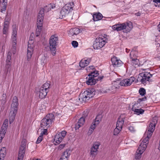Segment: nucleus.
Instances as JSON below:
<instances>
[{
  "mask_svg": "<svg viewBox=\"0 0 160 160\" xmlns=\"http://www.w3.org/2000/svg\"><path fill=\"white\" fill-rule=\"evenodd\" d=\"M156 45H157V47H160V44L159 43H156Z\"/></svg>",
  "mask_w": 160,
  "mask_h": 160,
  "instance_id": "59",
  "label": "nucleus"
},
{
  "mask_svg": "<svg viewBox=\"0 0 160 160\" xmlns=\"http://www.w3.org/2000/svg\"><path fill=\"white\" fill-rule=\"evenodd\" d=\"M8 125V120L6 119L4 122L0 131V143L4 137Z\"/></svg>",
  "mask_w": 160,
  "mask_h": 160,
  "instance_id": "11",
  "label": "nucleus"
},
{
  "mask_svg": "<svg viewBox=\"0 0 160 160\" xmlns=\"http://www.w3.org/2000/svg\"><path fill=\"white\" fill-rule=\"evenodd\" d=\"M55 6V4L52 3L44 6L43 8H41V28L42 26L41 20L43 21L45 13L48 12L52 9L54 8ZM46 36V32L45 31L43 32L41 30V41L43 44H45L47 41Z\"/></svg>",
  "mask_w": 160,
  "mask_h": 160,
  "instance_id": "1",
  "label": "nucleus"
},
{
  "mask_svg": "<svg viewBox=\"0 0 160 160\" xmlns=\"http://www.w3.org/2000/svg\"><path fill=\"white\" fill-rule=\"evenodd\" d=\"M50 86L48 82H47L45 83L42 86L41 88L48 90Z\"/></svg>",
  "mask_w": 160,
  "mask_h": 160,
  "instance_id": "46",
  "label": "nucleus"
},
{
  "mask_svg": "<svg viewBox=\"0 0 160 160\" xmlns=\"http://www.w3.org/2000/svg\"><path fill=\"white\" fill-rule=\"evenodd\" d=\"M100 145V142H95L93 143L91 148L98 150Z\"/></svg>",
  "mask_w": 160,
  "mask_h": 160,
  "instance_id": "39",
  "label": "nucleus"
},
{
  "mask_svg": "<svg viewBox=\"0 0 160 160\" xmlns=\"http://www.w3.org/2000/svg\"><path fill=\"white\" fill-rule=\"evenodd\" d=\"M24 154L18 153V160H23Z\"/></svg>",
  "mask_w": 160,
  "mask_h": 160,
  "instance_id": "47",
  "label": "nucleus"
},
{
  "mask_svg": "<svg viewBox=\"0 0 160 160\" xmlns=\"http://www.w3.org/2000/svg\"><path fill=\"white\" fill-rule=\"evenodd\" d=\"M73 6L74 3L72 2L65 4L61 11L60 15L61 16V18H64L68 16L71 10H72Z\"/></svg>",
  "mask_w": 160,
  "mask_h": 160,
  "instance_id": "8",
  "label": "nucleus"
},
{
  "mask_svg": "<svg viewBox=\"0 0 160 160\" xmlns=\"http://www.w3.org/2000/svg\"><path fill=\"white\" fill-rule=\"evenodd\" d=\"M9 22L8 21H5L4 22L3 28V33L6 34L8 31Z\"/></svg>",
  "mask_w": 160,
  "mask_h": 160,
  "instance_id": "32",
  "label": "nucleus"
},
{
  "mask_svg": "<svg viewBox=\"0 0 160 160\" xmlns=\"http://www.w3.org/2000/svg\"><path fill=\"white\" fill-rule=\"evenodd\" d=\"M147 136L142 141V142L141 143L139 147L142 148H144V147H145V149H146V148L147 147V144H148V140L151 137V135L150 134H148L147 133Z\"/></svg>",
  "mask_w": 160,
  "mask_h": 160,
  "instance_id": "16",
  "label": "nucleus"
},
{
  "mask_svg": "<svg viewBox=\"0 0 160 160\" xmlns=\"http://www.w3.org/2000/svg\"><path fill=\"white\" fill-rule=\"evenodd\" d=\"M125 118V116L124 114H121L118 118L116 127L122 129Z\"/></svg>",
  "mask_w": 160,
  "mask_h": 160,
  "instance_id": "14",
  "label": "nucleus"
},
{
  "mask_svg": "<svg viewBox=\"0 0 160 160\" xmlns=\"http://www.w3.org/2000/svg\"><path fill=\"white\" fill-rule=\"evenodd\" d=\"M26 145V140L23 139L21 142V145L19 151V153L25 154Z\"/></svg>",
  "mask_w": 160,
  "mask_h": 160,
  "instance_id": "17",
  "label": "nucleus"
},
{
  "mask_svg": "<svg viewBox=\"0 0 160 160\" xmlns=\"http://www.w3.org/2000/svg\"><path fill=\"white\" fill-rule=\"evenodd\" d=\"M128 129L131 131H134V128L132 126H130L128 127Z\"/></svg>",
  "mask_w": 160,
  "mask_h": 160,
  "instance_id": "52",
  "label": "nucleus"
},
{
  "mask_svg": "<svg viewBox=\"0 0 160 160\" xmlns=\"http://www.w3.org/2000/svg\"><path fill=\"white\" fill-rule=\"evenodd\" d=\"M93 68H94V67L93 66H89L88 67H87L86 69V70H88V69H89V68L90 69H92Z\"/></svg>",
  "mask_w": 160,
  "mask_h": 160,
  "instance_id": "55",
  "label": "nucleus"
},
{
  "mask_svg": "<svg viewBox=\"0 0 160 160\" xmlns=\"http://www.w3.org/2000/svg\"><path fill=\"white\" fill-rule=\"evenodd\" d=\"M11 52H9L7 55L6 63V67L8 69L9 68L11 65Z\"/></svg>",
  "mask_w": 160,
  "mask_h": 160,
  "instance_id": "24",
  "label": "nucleus"
},
{
  "mask_svg": "<svg viewBox=\"0 0 160 160\" xmlns=\"http://www.w3.org/2000/svg\"><path fill=\"white\" fill-rule=\"evenodd\" d=\"M32 160H40V159H33Z\"/></svg>",
  "mask_w": 160,
  "mask_h": 160,
  "instance_id": "61",
  "label": "nucleus"
},
{
  "mask_svg": "<svg viewBox=\"0 0 160 160\" xmlns=\"http://www.w3.org/2000/svg\"><path fill=\"white\" fill-rule=\"evenodd\" d=\"M95 95V92L94 89H89L80 94L79 100L81 102H87L90 98Z\"/></svg>",
  "mask_w": 160,
  "mask_h": 160,
  "instance_id": "4",
  "label": "nucleus"
},
{
  "mask_svg": "<svg viewBox=\"0 0 160 160\" xmlns=\"http://www.w3.org/2000/svg\"><path fill=\"white\" fill-rule=\"evenodd\" d=\"M132 28V23L131 22L122 23H118L113 25L112 27V28L114 30L119 31L125 29V32H129Z\"/></svg>",
  "mask_w": 160,
  "mask_h": 160,
  "instance_id": "3",
  "label": "nucleus"
},
{
  "mask_svg": "<svg viewBox=\"0 0 160 160\" xmlns=\"http://www.w3.org/2000/svg\"><path fill=\"white\" fill-rule=\"evenodd\" d=\"M96 127V126L94 125L93 124H92L90 126V129L89 130L88 134L89 135L91 134Z\"/></svg>",
  "mask_w": 160,
  "mask_h": 160,
  "instance_id": "43",
  "label": "nucleus"
},
{
  "mask_svg": "<svg viewBox=\"0 0 160 160\" xmlns=\"http://www.w3.org/2000/svg\"><path fill=\"white\" fill-rule=\"evenodd\" d=\"M85 119L82 117L78 120V122L75 124V128L76 130L78 129L81 127L82 126L84 123Z\"/></svg>",
  "mask_w": 160,
  "mask_h": 160,
  "instance_id": "23",
  "label": "nucleus"
},
{
  "mask_svg": "<svg viewBox=\"0 0 160 160\" xmlns=\"http://www.w3.org/2000/svg\"><path fill=\"white\" fill-rule=\"evenodd\" d=\"M58 41V37L56 35L51 36L49 40V48L53 56L56 54V48Z\"/></svg>",
  "mask_w": 160,
  "mask_h": 160,
  "instance_id": "6",
  "label": "nucleus"
},
{
  "mask_svg": "<svg viewBox=\"0 0 160 160\" xmlns=\"http://www.w3.org/2000/svg\"><path fill=\"white\" fill-rule=\"evenodd\" d=\"M135 15L136 16H140V15H141V13H140L139 12H137V13H136L135 14Z\"/></svg>",
  "mask_w": 160,
  "mask_h": 160,
  "instance_id": "58",
  "label": "nucleus"
},
{
  "mask_svg": "<svg viewBox=\"0 0 160 160\" xmlns=\"http://www.w3.org/2000/svg\"><path fill=\"white\" fill-rule=\"evenodd\" d=\"M139 92L141 95L144 96L146 94V90L143 88H140L139 90Z\"/></svg>",
  "mask_w": 160,
  "mask_h": 160,
  "instance_id": "42",
  "label": "nucleus"
},
{
  "mask_svg": "<svg viewBox=\"0 0 160 160\" xmlns=\"http://www.w3.org/2000/svg\"><path fill=\"white\" fill-rule=\"evenodd\" d=\"M107 36L105 34L100 35L98 37L96 38L95 40H96L97 42H100V43H102V45L103 44V46H104L108 40V39L106 38Z\"/></svg>",
  "mask_w": 160,
  "mask_h": 160,
  "instance_id": "15",
  "label": "nucleus"
},
{
  "mask_svg": "<svg viewBox=\"0 0 160 160\" xmlns=\"http://www.w3.org/2000/svg\"><path fill=\"white\" fill-rule=\"evenodd\" d=\"M98 150L91 148L90 151V155L95 157L97 154Z\"/></svg>",
  "mask_w": 160,
  "mask_h": 160,
  "instance_id": "36",
  "label": "nucleus"
},
{
  "mask_svg": "<svg viewBox=\"0 0 160 160\" xmlns=\"http://www.w3.org/2000/svg\"><path fill=\"white\" fill-rule=\"evenodd\" d=\"M72 46L74 48H76L78 46V42L75 41H73L72 42Z\"/></svg>",
  "mask_w": 160,
  "mask_h": 160,
  "instance_id": "49",
  "label": "nucleus"
},
{
  "mask_svg": "<svg viewBox=\"0 0 160 160\" xmlns=\"http://www.w3.org/2000/svg\"><path fill=\"white\" fill-rule=\"evenodd\" d=\"M132 63L135 67H136L139 66V60L137 58L132 60Z\"/></svg>",
  "mask_w": 160,
  "mask_h": 160,
  "instance_id": "37",
  "label": "nucleus"
},
{
  "mask_svg": "<svg viewBox=\"0 0 160 160\" xmlns=\"http://www.w3.org/2000/svg\"><path fill=\"white\" fill-rule=\"evenodd\" d=\"M93 20L95 21H97L101 20L103 17L102 15L100 12H96L93 15Z\"/></svg>",
  "mask_w": 160,
  "mask_h": 160,
  "instance_id": "27",
  "label": "nucleus"
},
{
  "mask_svg": "<svg viewBox=\"0 0 160 160\" xmlns=\"http://www.w3.org/2000/svg\"><path fill=\"white\" fill-rule=\"evenodd\" d=\"M80 32V29L77 28H75L69 30L68 34L70 36L76 35Z\"/></svg>",
  "mask_w": 160,
  "mask_h": 160,
  "instance_id": "26",
  "label": "nucleus"
},
{
  "mask_svg": "<svg viewBox=\"0 0 160 160\" xmlns=\"http://www.w3.org/2000/svg\"><path fill=\"white\" fill-rule=\"evenodd\" d=\"M67 132L62 131L58 134H56L54 137L53 143L55 145L58 144L62 142L66 135Z\"/></svg>",
  "mask_w": 160,
  "mask_h": 160,
  "instance_id": "10",
  "label": "nucleus"
},
{
  "mask_svg": "<svg viewBox=\"0 0 160 160\" xmlns=\"http://www.w3.org/2000/svg\"><path fill=\"white\" fill-rule=\"evenodd\" d=\"M55 117L53 114L49 113L47 114L41 120V127H42L43 126L50 127Z\"/></svg>",
  "mask_w": 160,
  "mask_h": 160,
  "instance_id": "7",
  "label": "nucleus"
},
{
  "mask_svg": "<svg viewBox=\"0 0 160 160\" xmlns=\"http://www.w3.org/2000/svg\"><path fill=\"white\" fill-rule=\"evenodd\" d=\"M48 129H44L41 132V142L43 139L42 136L43 135H47L48 134Z\"/></svg>",
  "mask_w": 160,
  "mask_h": 160,
  "instance_id": "38",
  "label": "nucleus"
},
{
  "mask_svg": "<svg viewBox=\"0 0 160 160\" xmlns=\"http://www.w3.org/2000/svg\"><path fill=\"white\" fill-rule=\"evenodd\" d=\"M38 133V131H37V133Z\"/></svg>",
  "mask_w": 160,
  "mask_h": 160,
  "instance_id": "64",
  "label": "nucleus"
},
{
  "mask_svg": "<svg viewBox=\"0 0 160 160\" xmlns=\"http://www.w3.org/2000/svg\"><path fill=\"white\" fill-rule=\"evenodd\" d=\"M135 79V78L134 77H131L129 79H126L122 80L119 83V84L122 86H128L132 84Z\"/></svg>",
  "mask_w": 160,
  "mask_h": 160,
  "instance_id": "13",
  "label": "nucleus"
},
{
  "mask_svg": "<svg viewBox=\"0 0 160 160\" xmlns=\"http://www.w3.org/2000/svg\"><path fill=\"white\" fill-rule=\"evenodd\" d=\"M147 98L145 96H144V98H139L138 100L137 101V103L138 104V103H139L142 101H145L146 100Z\"/></svg>",
  "mask_w": 160,
  "mask_h": 160,
  "instance_id": "48",
  "label": "nucleus"
},
{
  "mask_svg": "<svg viewBox=\"0 0 160 160\" xmlns=\"http://www.w3.org/2000/svg\"><path fill=\"white\" fill-rule=\"evenodd\" d=\"M103 76L98 77V78L97 79V80H98V81L101 80L103 79Z\"/></svg>",
  "mask_w": 160,
  "mask_h": 160,
  "instance_id": "54",
  "label": "nucleus"
},
{
  "mask_svg": "<svg viewBox=\"0 0 160 160\" xmlns=\"http://www.w3.org/2000/svg\"><path fill=\"white\" fill-rule=\"evenodd\" d=\"M137 52L134 51H132L130 54V59L132 60H134L137 58Z\"/></svg>",
  "mask_w": 160,
  "mask_h": 160,
  "instance_id": "35",
  "label": "nucleus"
},
{
  "mask_svg": "<svg viewBox=\"0 0 160 160\" xmlns=\"http://www.w3.org/2000/svg\"><path fill=\"white\" fill-rule=\"evenodd\" d=\"M89 74L94 78L98 76L99 75V74L98 71H94L91 72Z\"/></svg>",
  "mask_w": 160,
  "mask_h": 160,
  "instance_id": "41",
  "label": "nucleus"
},
{
  "mask_svg": "<svg viewBox=\"0 0 160 160\" xmlns=\"http://www.w3.org/2000/svg\"><path fill=\"white\" fill-rule=\"evenodd\" d=\"M59 160H68V159L64 156H61Z\"/></svg>",
  "mask_w": 160,
  "mask_h": 160,
  "instance_id": "51",
  "label": "nucleus"
},
{
  "mask_svg": "<svg viewBox=\"0 0 160 160\" xmlns=\"http://www.w3.org/2000/svg\"><path fill=\"white\" fill-rule=\"evenodd\" d=\"M69 150H66L64 152L63 155H62V156H64L66 158H67L68 159L70 155V153H69Z\"/></svg>",
  "mask_w": 160,
  "mask_h": 160,
  "instance_id": "40",
  "label": "nucleus"
},
{
  "mask_svg": "<svg viewBox=\"0 0 160 160\" xmlns=\"http://www.w3.org/2000/svg\"><path fill=\"white\" fill-rule=\"evenodd\" d=\"M102 43H100V42H97L96 40L94 42L93 44V47L94 49H99L102 48L104 46L102 45Z\"/></svg>",
  "mask_w": 160,
  "mask_h": 160,
  "instance_id": "31",
  "label": "nucleus"
},
{
  "mask_svg": "<svg viewBox=\"0 0 160 160\" xmlns=\"http://www.w3.org/2000/svg\"><path fill=\"white\" fill-rule=\"evenodd\" d=\"M102 118V116L101 115H98L95 119L94 121L92 123V124H93L94 125L97 126L99 124L100 122L101 121Z\"/></svg>",
  "mask_w": 160,
  "mask_h": 160,
  "instance_id": "29",
  "label": "nucleus"
},
{
  "mask_svg": "<svg viewBox=\"0 0 160 160\" xmlns=\"http://www.w3.org/2000/svg\"><path fill=\"white\" fill-rule=\"evenodd\" d=\"M40 12H38V16L37 21V28L36 29L35 36L36 37L39 36L40 35V18L39 15Z\"/></svg>",
  "mask_w": 160,
  "mask_h": 160,
  "instance_id": "21",
  "label": "nucleus"
},
{
  "mask_svg": "<svg viewBox=\"0 0 160 160\" xmlns=\"http://www.w3.org/2000/svg\"><path fill=\"white\" fill-rule=\"evenodd\" d=\"M36 143L37 144H39L40 143V136L38 137Z\"/></svg>",
  "mask_w": 160,
  "mask_h": 160,
  "instance_id": "53",
  "label": "nucleus"
},
{
  "mask_svg": "<svg viewBox=\"0 0 160 160\" xmlns=\"http://www.w3.org/2000/svg\"><path fill=\"white\" fill-rule=\"evenodd\" d=\"M65 144H60L59 146L58 149L60 150L63 149L65 147Z\"/></svg>",
  "mask_w": 160,
  "mask_h": 160,
  "instance_id": "50",
  "label": "nucleus"
},
{
  "mask_svg": "<svg viewBox=\"0 0 160 160\" xmlns=\"http://www.w3.org/2000/svg\"><path fill=\"white\" fill-rule=\"evenodd\" d=\"M122 129L119 128H118L117 127H116V128L114 129V131L113 134L114 135H116L118 134L121 131Z\"/></svg>",
  "mask_w": 160,
  "mask_h": 160,
  "instance_id": "45",
  "label": "nucleus"
},
{
  "mask_svg": "<svg viewBox=\"0 0 160 160\" xmlns=\"http://www.w3.org/2000/svg\"><path fill=\"white\" fill-rule=\"evenodd\" d=\"M6 153V148H2L0 150V160H3Z\"/></svg>",
  "mask_w": 160,
  "mask_h": 160,
  "instance_id": "30",
  "label": "nucleus"
},
{
  "mask_svg": "<svg viewBox=\"0 0 160 160\" xmlns=\"http://www.w3.org/2000/svg\"><path fill=\"white\" fill-rule=\"evenodd\" d=\"M153 75L150 74V72H146L140 73L138 77L137 81L141 82L143 84L146 83L147 82H152V80L151 78Z\"/></svg>",
  "mask_w": 160,
  "mask_h": 160,
  "instance_id": "5",
  "label": "nucleus"
},
{
  "mask_svg": "<svg viewBox=\"0 0 160 160\" xmlns=\"http://www.w3.org/2000/svg\"><path fill=\"white\" fill-rule=\"evenodd\" d=\"M34 40L32 39L29 40L28 41L27 53V59L28 61L30 59L33 53V48L34 47Z\"/></svg>",
  "mask_w": 160,
  "mask_h": 160,
  "instance_id": "9",
  "label": "nucleus"
},
{
  "mask_svg": "<svg viewBox=\"0 0 160 160\" xmlns=\"http://www.w3.org/2000/svg\"><path fill=\"white\" fill-rule=\"evenodd\" d=\"M138 103L135 104L132 107V110L134 111L137 114L139 115L140 114H142L143 113L144 110L143 109H136V106H137Z\"/></svg>",
  "mask_w": 160,
  "mask_h": 160,
  "instance_id": "28",
  "label": "nucleus"
},
{
  "mask_svg": "<svg viewBox=\"0 0 160 160\" xmlns=\"http://www.w3.org/2000/svg\"><path fill=\"white\" fill-rule=\"evenodd\" d=\"M13 30H12V39L14 42L13 43L12 46V52L13 54H15V50H16V36L17 34V30L18 29L16 26H13Z\"/></svg>",
  "mask_w": 160,
  "mask_h": 160,
  "instance_id": "12",
  "label": "nucleus"
},
{
  "mask_svg": "<svg viewBox=\"0 0 160 160\" xmlns=\"http://www.w3.org/2000/svg\"><path fill=\"white\" fill-rule=\"evenodd\" d=\"M126 52H129V50H128V49L126 48Z\"/></svg>",
  "mask_w": 160,
  "mask_h": 160,
  "instance_id": "60",
  "label": "nucleus"
},
{
  "mask_svg": "<svg viewBox=\"0 0 160 160\" xmlns=\"http://www.w3.org/2000/svg\"><path fill=\"white\" fill-rule=\"evenodd\" d=\"M6 94H3L2 95V96L1 97V98L0 99L1 101H2V104H4L6 102Z\"/></svg>",
  "mask_w": 160,
  "mask_h": 160,
  "instance_id": "44",
  "label": "nucleus"
},
{
  "mask_svg": "<svg viewBox=\"0 0 160 160\" xmlns=\"http://www.w3.org/2000/svg\"><path fill=\"white\" fill-rule=\"evenodd\" d=\"M145 147L144 148H142L138 147L135 155V158L136 160H140L141 158L142 154L145 150Z\"/></svg>",
  "mask_w": 160,
  "mask_h": 160,
  "instance_id": "19",
  "label": "nucleus"
},
{
  "mask_svg": "<svg viewBox=\"0 0 160 160\" xmlns=\"http://www.w3.org/2000/svg\"><path fill=\"white\" fill-rule=\"evenodd\" d=\"M153 2L156 3L157 4L158 3H160V0H153Z\"/></svg>",
  "mask_w": 160,
  "mask_h": 160,
  "instance_id": "56",
  "label": "nucleus"
},
{
  "mask_svg": "<svg viewBox=\"0 0 160 160\" xmlns=\"http://www.w3.org/2000/svg\"><path fill=\"white\" fill-rule=\"evenodd\" d=\"M38 96H39V97L40 96V94H39Z\"/></svg>",
  "mask_w": 160,
  "mask_h": 160,
  "instance_id": "63",
  "label": "nucleus"
},
{
  "mask_svg": "<svg viewBox=\"0 0 160 160\" xmlns=\"http://www.w3.org/2000/svg\"><path fill=\"white\" fill-rule=\"evenodd\" d=\"M88 77L86 78L87 80L86 83L88 85H95L96 83V80L93 77L91 76L89 74Z\"/></svg>",
  "mask_w": 160,
  "mask_h": 160,
  "instance_id": "20",
  "label": "nucleus"
},
{
  "mask_svg": "<svg viewBox=\"0 0 160 160\" xmlns=\"http://www.w3.org/2000/svg\"><path fill=\"white\" fill-rule=\"evenodd\" d=\"M155 5L156 6H157V5H156V4H155Z\"/></svg>",
  "mask_w": 160,
  "mask_h": 160,
  "instance_id": "62",
  "label": "nucleus"
},
{
  "mask_svg": "<svg viewBox=\"0 0 160 160\" xmlns=\"http://www.w3.org/2000/svg\"><path fill=\"white\" fill-rule=\"evenodd\" d=\"M48 92V90L41 88V98H44L46 96Z\"/></svg>",
  "mask_w": 160,
  "mask_h": 160,
  "instance_id": "34",
  "label": "nucleus"
},
{
  "mask_svg": "<svg viewBox=\"0 0 160 160\" xmlns=\"http://www.w3.org/2000/svg\"><path fill=\"white\" fill-rule=\"evenodd\" d=\"M18 106V99L16 96L13 97L12 103L11 105V110L9 113V122L11 123L15 118L17 113Z\"/></svg>",
  "mask_w": 160,
  "mask_h": 160,
  "instance_id": "2",
  "label": "nucleus"
},
{
  "mask_svg": "<svg viewBox=\"0 0 160 160\" xmlns=\"http://www.w3.org/2000/svg\"><path fill=\"white\" fill-rule=\"evenodd\" d=\"M1 6L2 7L1 9V12L4 11L6 8V6L7 4V0H0Z\"/></svg>",
  "mask_w": 160,
  "mask_h": 160,
  "instance_id": "33",
  "label": "nucleus"
},
{
  "mask_svg": "<svg viewBox=\"0 0 160 160\" xmlns=\"http://www.w3.org/2000/svg\"><path fill=\"white\" fill-rule=\"evenodd\" d=\"M158 30L160 32V22L158 26Z\"/></svg>",
  "mask_w": 160,
  "mask_h": 160,
  "instance_id": "57",
  "label": "nucleus"
},
{
  "mask_svg": "<svg viewBox=\"0 0 160 160\" xmlns=\"http://www.w3.org/2000/svg\"><path fill=\"white\" fill-rule=\"evenodd\" d=\"M156 124V123L155 122H151L150 123L148 127V130L147 132V133L150 134L151 135H152V132L155 130Z\"/></svg>",
  "mask_w": 160,
  "mask_h": 160,
  "instance_id": "25",
  "label": "nucleus"
},
{
  "mask_svg": "<svg viewBox=\"0 0 160 160\" xmlns=\"http://www.w3.org/2000/svg\"><path fill=\"white\" fill-rule=\"evenodd\" d=\"M112 65L114 67L120 66L122 64V62L116 57H113L111 59Z\"/></svg>",
  "mask_w": 160,
  "mask_h": 160,
  "instance_id": "18",
  "label": "nucleus"
},
{
  "mask_svg": "<svg viewBox=\"0 0 160 160\" xmlns=\"http://www.w3.org/2000/svg\"><path fill=\"white\" fill-rule=\"evenodd\" d=\"M91 61V59L90 58H88L86 60H82L79 63L80 67L82 68L85 67L89 64Z\"/></svg>",
  "mask_w": 160,
  "mask_h": 160,
  "instance_id": "22",
  "label": "nucleus"
}]
</instances>
